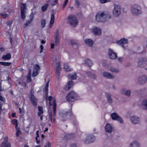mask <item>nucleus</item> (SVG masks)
<instances>
[{"label":"nucleus","instance_id":"f3484780","mask_svg":"<svg viewBox=\"0 0 147 147\" xmlns=\"http://www.w3.org/2000/svg\"><path fill=\"white\" fill-rule=\"evenodd\" d=\"M128 40L124 38H122L119 41H117L116 43L119 45H121L122 47L124 49V47L123 45L127 43Z\"/></svg>","mask_w":147,"mask_h":147},{"label":"nucleus","instance_id":"72a5a7b5","mask_svg":"<svg viewBox=\"0 0 147 147\" xmlns=\"http://www.w3.org/2000/svg\"><path fill=\"white\" fill-rule=\"evenodd\" d=\"M26 4L25 3H22L21 6V12H26Z\"/></svg>","mask_w":147,"mask_h":147},{"label":"nucleus","instance_id":"13d9d810","mask_svg":"<svg viewBox=\"0 0 147 147\" xmlns=\"http://www.w3.org/2000/svg\"><path fill=\"white\" fill-rule=\"evenodd\" d=\"M21 133V131L19 130H18L17 132L16 133V136L17 137Z\"/></svg>","mask_w":147,"mask_h":147},{"label":"nucleus","instance_id":"338daca9","mask_svg":"<svg viewBox=\"0 0 147 147\" xmlns=\"http://www.w3.org/2000/svg\"><path fill=\"white\" fill-rule=\"evenodd\" d=\"M0 100L3 101L5 100V98L2 97L1 96H0Z\"/></svg>","mask_w":147,"mask_h":147},{"label":"nucleus","instance_id":"bf43d9fd","mask_svg":"<svg viewBox=\"0 0 147 147\" xmlns=\"http://www.w3.org/2000/svg\"><path fill=\"white\" fill-rule=\"evenodd\" d=\"M39 131L38 130L36 132V140H37L38 138L39 137V136L38 134Z\"/></svg>","mask_w":147,"mask_h":147},{"label":"nucleus","instance_id":"79ce46f5","mask_svg":"<svg viewBox=\"0 0 147 147\" xmlns=\"http://www.w3.org/2000/svg\"><path fill=\"white\" fill-rule=\"evenodd\" d=\"M49 80L47 82L46 84V86H45V91L46 92H47H47L48 91V87L49 86Z\"/></svg>","mask_w":147,"mask_h":147},{"label":"nucleus","instance_id":"a18cd8bd","mask_svg":"<svg viewBox=\"0 0 147 147\" xmlns=\"http://www.w3.org/2000/svg\"><path fill=\"white\" fill-rule=\"evenodd\" d=\"M40 67L38 65L36 64V65L34 67V70L38 71V70L40 69Z\"/></svg>","mask_w":147,"mask_h":147},{"label":"nucleus","instance_id":"4d7b16f0","mask_svg":"<svg viewBox=\"0 0 147 147\" xmlns=\"http://www.w3.org/2000/svg\"><path fill=\"white\" fill-rule=\"evenodd\" d=\"M64 89L65 90H69L70 88L68 86V85H67L64 87Z\"/></svg>","mask_w":147,"mask_h":147},{"label":"nucleus","instance_id":"8fccbe9b","mask_svg":"<svg viewBox=\"0 0 147 147\" xmlns=\"http://www.w3.org/2000/svg\"><path fill=\"white\" fill-rule=\"evenodd\" d=\"M69 42L72 45H76L77 43V42L76 41H75L72 40H69Z\"/></svg>","mask_w":147,"mask_h":147},{"label":"nucleus","instance_id":"69168bd1","mask_svg":"<svg viewBox=\"0 0 147 147\" xmlns=\"http://www.w3.org/2000/svg\"><path fill=\"white\" fill-rule=\"evenodd\" d=\"M58 3V0H54V3L53 4V5H54L57 4Z\"/></svg>","mask_w":147,"mask_h":147},{"label":"nucleus","instance_id":"c9c22d12","mask_svg":"<svg viewBox=\"0 0 147 147\" xmlns=\"http://www.w3.org/2000/svg\"><path fill=\"white\" fill-rule=\"evenodd\" d=\"M49 7V4L48 3H46L45 5L43 6H42L41 9L42 10L43 12H44L47 9V8Z\"/></svg>","mask_w":147,"mask_h":147},{"label":"nucleus","instance_id":"412c9836","mask_svg":"<svg viewBox=\"0 0 147 147\" xmlns=\"http://www.w3.org/2000/svg\"><path fill=\"white\" fill-rule=\"evenodd\" d=\"M141 107L143 109L147 110V99L143 100L141 104Z\"/></svg>","mask_w":147,"mask_h":147},{"label":"nucleus","instance_id":"3c124183","mask_svg":"<svg viewBox=\"0 0 147 147\" xmlns=\"http://www.w3.org/2000/svg\"><path fill=\"white\" fill-rule=\"evenodd\" d=\"M31 76L30 74H28L27 77V81L28 83H29L31 81Z\"/></svg>","mask_w":147,"mask_h":147},{"label":"nucleus","instance_id":"7c9ffc66","mask_svg":"<svg viewBox=\"0 0 147 147\" xmlns=\"http://www.w3.org/2000/svg\"><path fill=\"white\" fill-rule=\"evenodd\" d=\"M38 116H40L42 115L43 113V111L42 110V106H38Z\"/></svg>","mask_w":147,"mask_h":147},{"label":"nucleus","instance_id":"37998d69","mask_svg":"<svg viewBox=\"0 0 147 147\" xmlns=\"http://www.w3.org/2000/svg\"><path fill=\"white\" fill-rule=\"evenodd\" d=\"M49 80L47 82L46 84V86H45V91L46 92H47H47L48 91V87L49 86Z\"/></svg>","mask_w":147,"mask_h":147},{"label":"nucleus","instance_id":"cd10ccee","mask_svg":"<svg viewBox=\"0 0 147 147\" xmlns=\"http://www.w3.org/2000/svg\"><path fill=\"white\" fill-rule=\"evenodd\" d=\"M68 77L69 79L76 80L77 78V76L75 73H71L69 74Z\"/></svg>","mask_w":147,"mask_h":147},{"label":"nucleus","instance_id":"ea45409f","mask_svg":"<svg viewBox=\"0 0 147 147\" xmlns=\"http://www.w3.org/2000/svg\"><path fill=\"white\" fill-rule=\"evenodd\" d=\"M13 22V20H8L7 21L6 24L8 26H11Z\"/></svg>","mask_w":147,"mask_h":147},{"label":"nucleus","instance_id":"1a4fd4ad","mask_svg":"<svg viewBox=\"0 0 147 147\" xmlns=\"http://www.w3.org/2000/svg\"><path fill=\"white\" fill-rule=\"evenodd\" d=\"M91 30L95 35L100 36L101 34V30L98 27H94L91 29Z\"/></svg>","mask_w":147,"mask_h":147},{"label":"nucleus","instance_id":"5701e85b","mask_svg":"<svg viewBox=\"0 0 147 147\" xmlns=\"http://www.w3.org/2000/svg\"><path fill=\"white\" fill-rule=\"evenodd\" d=\"M105 96L108 102L110 104L112 103L113 102V100L111 98V94L107 93L105 94Z\"/></svg>","mask_w":147,"mask_h":147},{"label":"nucleus","instance_id":"423d86ee","mask_svg":"<svg viewBox=\"0 0 147 147\" xmlns=\"http://www.w3.org/2000/svg\"><path fill=\"white\" fill-rule=\"evenodd\" d=\"M114 9L113 10V13L115 17H118L121 14L120 6L115 4H114Z\"/></svg>","mask_w":147,"mask_h":147},{"label":"nucleus","instance_id":"9d476101","mask_svg":"<svg viewBox=\"0 0 147 147\" xmlns=\"http://www.w3.org/2000/svg\"><path fill=\"white\" fill-rule=\"evenodd\" d=\"M56 76L58 79L60 76V71L61 69L59 61H58L55 66Z\"/></svg>","mask_w":147,"mask_h":147},{"label":"nucleus","instance_id":"6ab92c4d","mask_svg":"<svg viewBox=\"0 0 147 147\" xmlns=\"http://www.w3.org/2000/svg\"><path fill=\"white\" fill-rule=\"evenodd\" d=\"M30 19L27 21L26 23L23 25V27L25 28L27 26L29 25L33 21L34 16L33 14H31L30 16Z\"/></svg>","mask_w":147,"mask_h":147},{"label":"nucleus","instance_id":"680f3d73","mask_svg":"<svg viewBox=\"0 0 147 147\" xmlns=\"http://www.w3.org/2000/svg\"><path fill=\"white\" fill-rule=\"evenodd\" d=\"M118 61L120 62H121L123 61V59L121 57H120L117 59Z\"/></svg>","mask_w":147,"mask_h":147},{"label":"nucleus","instance_id":"bb28decb","mask_svg":"<svg viewBox=\"0 0 147 147\" xmlns=\"http://www.w3.org/2000/svg\"><path fill=\"white\" fill-rule=\"evenodd\" d=\"M75 137V134L74 133L68 134L65 136V138L68 139H71L74 138Z\"/></svg>","mask_w":147,"mask_h":147},{"label":"nucleus","instance_id":"4c0bfd02","mask_svg":"<svg viewBox=\"0 0 147 147\" xmlns=\"http://www.w3.org/2000/svg\"><path fill=\"white\" fill-rule=\"evenodd\" d=\"M41 24L42 28H44L46 25V20L44 19L42 20L41 21Z\"/></svg>","mask_w":147,"mask_h":147},{"label":"nucleus","instance_id":"20e7f679","mask_svg":"<svg viewBox=\"0 0 147 147\" xmlns=\"http://www.w3.org/2000/svg\"><path fill=\"white\" fill-rule=\"evenodd\" d=\"M76 96L77 95L74 92L71 91L67 94L66 97V99L67 101L73 102Z\"/></svg>","mask_w":147,"mask_h":147},{"label":"nucleus","instance_id":"f8f14e48","mask_svg":"<svg viewBox=\"0 0 147 147\" xmlns=\"http://www.w3.org/2000/svg\"><path fill=\"white\" fill-rule=\"evenodd\" d=\"M30 98L32 104L34 106L37 105L38 100L36 97L31 93Z\"/></svg>","mask_w":147,"mask_h":147},{"label":"nucleus","instance_id":"f704fd0d","mask_svg":"<svg viewBox=\"0 0 147 147\" xmlns=\"http://www.w3.org/2000/svg\"><path fill=\"white\" fill-rule=\"evenodd\" d=\"M60 42V38L59 37H55L54 39V43L55 45L56 46H57L59 44Z\"/></svg>","mask_w":147,"mask_h":147},{"label":"nucleus","instance_id":"58836bf2","mask_svg":"<svg viewBox=\"0 0 147 147\" xmlns=\"http://www.w3.org/2000/svg\"><path fill=\"white\" fill-rule=\"evenodd\" d=\"M26 12H21V16L23 20H24L26 18Z\"/></svg>","mask_w":147,"mask_h":147},{"label":"nucleus","instance_id":"e433bc0d","mask_svg":"<svg viewBox=\"0 0 147 147\" xmlns=\"http://www.w3.org/2000/svg\"><path fill=\"white\" fill-rule=\"evenodd\" d=\"M0 64L1 65L4 66H9L11 64V63L0 62Z\"/></svg>","mask_w":147,"mask_h":147},{"label":"nucleus","instance_id":"5fc2aeb1","mask_svg":"<svg viewBox=\"0 0 147 147\" xmlns=\"http://www.w3.org/2000/svg\"><path fill=\"white\" fill-rule=\"evenodd\" d=\"M100 2L102 3H104L109 2L110 0H99Z\"/></svg>","mask_w":147,"mask_h":147},{"label":"nucleus","instance_id":"473e14b6","mask_svg":"<svg viewBox=\"0 0 147 147\" xmlns=\"http://www.w3.org/2000/svg\"><path fill=\"white\" fill-rule=\"evenodd\" d=\"M64 68L65 70L67 71H71L72 69L69 68V67L68 66V64L66 63L64 64Z\"/></svg>","mask_w":147,"mask_h":147},{"label":"nucleus","instance_id":"f257e3e1","mask_svg":"<svg viewBox=\"0 0 147 147\" xmlns=\"http://www.w3.org/2000/svg\"><path fill=\"white\" fill-rule=\"evenodd\" d=\"M111 16L109 13H105L104 12L99 11L96 15L95 19L98 22H105L107 18H110Z\"/></svg>","mask_w":147,"mask_h":147},{"label":"nucleus","instance_id":"0e129e2a","mask_svg":"<svg viewBox=\"0 0 147 147\" xmlns=\"http://www.w3.org/2000/svg\"><path fill=\"white\" fill-rule=\"evenodd\" d=\"M55 45L53 43H51V49H53Z\"/></svg>","mask_w":147,"mask_h":147},{"label":"nucleus","instance_id":"052dcab7","mask_svg":"<svg viewBox=\"0 0 147 147\" xmlns=\"http://www.w3.org/2000/svg\"><path fill=\"white\" fill-rule=\"evenodd\" d=\"M55 16L52 13L51 15V20H54Z\"/></svg>","mask_w":147,"mask_h":147},{"label":"nucleus","instance_id":"603ef678","mask_svg":"<svg viewBox=\"0 0 147 147\" xmlns=\"http://www.w3.org/2000/svg\"><path fill=\"white\" fill-rule=\"evenodd\" d=\"M54 20H51L49 26L51 28L53 26V25L54 23Z\"/></svg>","mask_w":147,"mask_h":147},{"label":"nucleus","instance_id":"f03ea898","mask_svg":"<svg viewBox=\"0 0 147 147\" xmlns=\"http://www.w3.org/2000/svg\"><path fill=\"white\" fill-rule=\"evenodd\" d=\"M68 22L71 26L75 27L78 24V21L76 16L74 14H70L67 18Z\"/></svg>","mask_w":147,"mask_h":147},{"label":"nucleus","instance_id":"0eeeda50","mask_svg":"<svg viewBox=\"0 0 147 147\" xmlns=\"http://www.w3.org/2000/svg\"><path fill=\"white\" fill-rule=\"evenodd\" d=\"M111 116L113 120H116L119 121L120 123L123 122L122 119L116 113H113L111 114Z\"/></svg>","mask_w":147,"mask_h":147},{"label":"nucleus","instance_id":"a878e982","mask_svg":"<svg viewBox=\"0 0 147 147\" xmlns=\"http://www.w3.org/2000/svg\"><path fill=\"white\" fill-rule=\"evenodd\" d=\"M121 93L122 94H125L126 96H130L131 92L129 90H126L125 89H122L121 90Z\"/></svg>","mask_w":147,"mask_h":147},{"label":"nucleus","instance_id":"4468645a","mask_svg":"<svg viewBox=\"0 0 147 147\" xmlns=\"http://www.w3.org/2000/svg\"><path fill=\"white\" fill-rule=\"evenodd\" d=\"M105 129L107 132L111 133L113 131L114 128L112 125L107 123L105 127Z\"/></svg>","mask_w":147,"mask_h":147},{"label":"nucleus","instance_id":"2f4dec72","mask_svg":"<svg viewBox=\"0 0 147 147\" xmlns=\"http://www.w3.org/2000/svg\"><path fill=\"white\" fill-rule=\"evenodd\" d=\"M11 55L9 53H7L6 55H3L2 57V58L4 60H7L10 59L11 58Z\"/></svg>","mask_w":147,"mask_h":147},{"label":"nucleus","instance_id":"dca6fc26","mask_svg":"<svg viewBox=\"0 0 147 147\" xmlns=\"http://www.w3.org/2000/svg\"><path fill=\"white\" fill-rule=\"evenodd\" d=\"M130 120L131 122L134 124H138L140 122L139 118L136 116H131Z\"/></svg>","mask_w":147,"mask_h":147},{"label":"nucleus","instance_id":"864d4df0","mask_svg":"<svg viewBox=\"0 0 147 147\" xmlns=\"http://www.w3.org/2000/svg\"><path fill=\"white\" fill-rule=\"evenodd\" d=\"M68 2V1H66L65 0V1L64 2V3L62 6V8L63 10H64V9L65 8L66 6L67 3Z\"/></svg>","mask_w":147,"mask_h":147},{"label":"nucleus","instance_id":"2eb2a0df","mask_svg":"<svg viewBox=\"0 0 147 147\" xmlns=\"http://www.w3.org/2000/svg\"><path fill=\"white\" fill-rule=\"evenodd\" d=\"M147 64V60L145 59L140 58L138 59V65L140 66H144Z\"/></svg>","mask_w":147,"mask_h":147},{"label":"nucleus","instance_id":"49530a36","mask_svg":"<svg viewBox=\"0 0 147 147\" xmlns=\"http://www.w3.org/2000/svg\"><path fill=\"white\" fill-rule=\"evenodd\" d=\"M12 123L15 125L16 128V127L18 126V121L16 119H14L12 121Z\"/></svg>","mask_w":147,"mask_h":147},{"label":"nucleus","instance_id":"774afa93","mask_svg":"<svg viewBox=\"0 0 147 147\" xmlns=\"http://www.w3.org/2000/svg\"><path fill=\"white\" fill-rule=\"evenodd\" d=\"M45 146H47V147H51V145L49 142H48L47 144L45 145Z\"/></svg>","mask_w":147,"mask_h":147},{"label":"nucleus","instance_id":"09e8293b","mask_svg":"<svg viewBox=\"0 0 147 147\" xmlns=\"http://www.w3.org/2000/svg\"><path fill=\"white\" fill-rule=\"evenodd\" d=\"M38 71L34 70L33 72L32 76H36L38 74Z\"/></svg>","mask_w":147,"mask_h":147},{"label":"nucleus","instance_id":"4be33fe9","mask_svg":"<svg viewBox=\"0 0 147 147\" xmlns=\"http://www.w3.org/2000/svg\"><path fill=\"white\" fill-rule=\"evenodd\" d=\"M86 73L92 79L95 80L97 78L96 75L95 74L91 71H86Z\"/></svg>","mask_w":147,"mask_h":147},{"label":"nucleus","instance_id":"de8ad7c7","mask_svg":"<svg viewBox=\"0 0 147 147\" xmlns=\"http://www.w3.org/2000/svg\"><path fill=\"white\" fill-rule=\"evenodd\" d=\"M75 4L76 6L78 8H79L80 5V3L79 1L78 0H76L75 1Z\"/></svg>","mask_w":147,"mask_h":147},{"label":"nucleus","instance_id":"c03bdc74","mask_svg":"<svg viewBox=\"0 0 147 147\" xmlns=\"http://www.w3.org/2000/svg\"><path fill=\"white\" fill-rule=\"evenodd\" d=\"M0 15L3 18H5L8 16V15L4 13H0Z\"/></svg>","mask_w":147,"mask_h":147},{"label":"nucleus","instance_id":"c756f323","mask_svg":"<svg viewBox=\"0 0 147 147\" xmlns=\"http://www.w3.org/2000/svg\"><path fill=\"white\" fill-rule=\"evenodd\" d=\"M53 116L55 115L56 111V103L55 100V99H53Z\"/></svg>","mask_w":147,"mask_h":147},{"label":"nucleus","instance_id":"393cba45","mask_svg":"<svg viewBox=\"0 0 147 147\" xmlns=\"http://www.w3.org/2000/svg\"><path fill=\"white\" fill-rule=\"evenodd\" d=\"M109 70L111 72L113 73H117L119 71V69L118 68H116L114 67H109Z\"/></svg>","mask_w":147,"mask_h":147},{"label":"nucleus","instance_id":"9b49d317","mask_svg":"<svg viewBox=\"0 0 147 147\" xmlns=\"http://www.w3.org/2000/svg\"><path fill=\"white\" fill-rule=\"evenodd\" d=\"M108 54L109 58L111 59H115L117 57V54L111 49H109Z\"/></svg>","mask_w":147,"mask_h":147},{"label":"nucleus","instance_id":"c85d7f7f","mask_svg":"<svg viewBox=\"0 0 147 147\" xmlns=\"http://www.w3.org/2000/svg\"><path fill=\"white\" fill-rule=\"evenodd\" d=\"M85 64L86 66L90 67L93 64L91 60L87 59L85 60Z\"/></svg>","mask_w":147,"mask_h":147},{"label":"nucleus","instance_id":"b1692460","mask_svg":"<svg viewBox=\"0 0 147 147\" xmlns=\"http://www.w3.org/2000/svg\"><path fill=\"white\" fill-rule=\"evenodd\" d=\"M140 143L136 141H134L131 142L129 145V147H140Z\"/></svg>","mask_w":147,"mask_h":147},{"label":"nucleus","instance_id":"a19ab883","mask_svg":"<svg viewBox=\"0 0 147 147\" xmlns=\"http://www.w3.org/2000/svg\"><path fill=\"white\" fill-rule=\"evenodd\" d=\"M68 86L70 88H71L74 85V82L72 81H70L68 83Z\"/></svg>","mask_w":147,"mask_h":147},{"label":"nucleus","instance_id":"a211bd4d","mask_svg":"<svg viewBox=\"0 0 147 147\" xmlns=\"http://www.w3.org/2000/svg\"><path fill=\"white\" fill-rule=\"evenodd\" d=\"M7 139V137L4 138V142L1 144V147H11V144L8 142Z\"/></svg>","mask_w":147,"mask_h":147},{"label":"nucleus","instance_id":"7ed1b4c3","mask_svg":"<svg viewBox=\"0 0 147 147\" xmlns=\"http://www.w3.org/2000/svg\"><path fill=\"white\" fill-rule=\"evenodd\" d=\"M131 13L134 15L138 16L141 13L140 7L136 4L131 7Z\"/></svg>","mask_w":147,"mask_h":147},{"label":"nucleus","instance_id":"6e6552de","mask_svg":"<svg viewBox=\"0 0 147 147\" xmlns=\"http://www.w3.org/2000/svg\"><path fill=\"white\" fill-rule=\"evenodd\" d=\"M102 74L104 77L107 79L113 80L115 78V76L113 74L109 72L104 71Z\"/></svg>","mask_w":147,"mask_h":147},{"label":"nucleus","instance_id":"aec40b11","mask_svg":"<svg viewBox=\"0 0 147 147\" xmlns=\"http://www.w3.org/2000/svg\"><path fill=\"white\" fill-rule=\"evenodd\" d=\"M85 43L88 46L91 47H93L94 44L93 41L90 39L86 38L84 40Z\"/></svg>","mask_w":147,"mask_h":147},{"label":"nucleus","instance_id":"ddd939ff","mask_svg":"<svg viewBox=\"0 0 147 147\" xmlns=\"http://www.w3.org/2000/svg\"><path fill=\"white\" fill-rule=\"evenodd\" d=\"M147 81V77L145 76H142L139 78L138 82L140 84H145Z\"/></svg>","mask_w":147,"mask_h":147},{"label":"nucleus","instance_id":"6e6d98bb","mask_svg":"<svg viewBox=\"0 0 147 147\" xmlns=\"http://www.w3.org/2000/svg\"><path fill=\"white\" fill-rule=\"evenodd\" d=\"M55 37H59V30L58 29H57L56 32L55 33Z\"/></svg>","mask_w":147,"mask_h":147},{"label":"nucleus","instance_id":"39448f33","mask_svg":"<svg viewBox=\"0 0 147 147\" xmlns=\"http://www.w3.org/2000/svg\"><path fill=\"white\" fill-rule=\"evenodd\" d=\"M95 140V137L92 135H87L86 139L84 140L86 144H88L94 142Z\"/></svg>","mask_w":147,"mask_h":147},{"label":"nucleus","instance_id":"e2e57ef3","mask_svg":"<svg viewBox=\"0 0 147 147\" xmlns=\"http://www.w3.org/2000/svg\"><path fill=\"white\" fill-rule=\"evenodd\" d=\"M40 48L41 51L40 52V53H41L42 51V50L43 49V45H40Z\"/></svg>","mask_w":147,"mask_h":147}]
</instances>
